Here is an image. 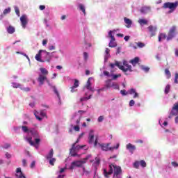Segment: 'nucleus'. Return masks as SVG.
<instances>
[{
  "label": "nucleus",
  "mask_w": 178,
  "mask_h": 178,
  "mask_svg": "<svg viewBox=\"0 0 178 178\" xmlns=\"http://www.w3.org/2000/svg\"><path fill=\"white\" fill-rule=\"evenodd\" d=\"M122 65H122L121 62L115 61V64L110 63V67H111V69H115V66H117V67H118L120 70H122L126 76H129V73H127V72H133V68L131 65H129L126 60H123Z\"/></svg>",
  "instance_id": "nucleus-1"
},
{
  "label": "nucleus",
  "mask_w": 178,
  "mask_h": 178,
  "mask_svg": "<svg viewBox=\"0 0 178 178\" xmlns=\"http://www.w3.org/2000/svg\"><path fill=\"white\" fill-rule=\"evenodd\" d=\"M109 170L106 171V169L104 170V175L105 177H109L112 173H114V177H118L119 175H122V168L119 165H117L115 163L109 164Z\"/></svg>",
  "instance_id": "nucleus-2"
},
{
  "label": "nucleus",
  "mask_w": 178,
  "mask_h": 178,
  "mask_svg": "<svg viewBox=\"0 0 178 178\" xmlns=\"http://www.w3.org/2000/svg\"><path fill=\"white\" fill-rule=\"evenodd\" d=\"M40 74H39V76L38 77V81L40 83V86L44 85V83L47 82L49 86H51V83H49V80H48V78L47 77L48 76L49 72L47 70V69L44 67L40 68Z\"/></svg>",
  "instance_id": "nucleus-3"
},
{
  "label": "nucleus",
  "mask_w": 178,
  "mask_h": 178,
  "mask_svg": "<svg viewBox=\"0 0 178 178\" xmlns=\"http://www.w3.org/2000/svg\"><path fill=\"white\" fill-rule=\"evenodd\" d=\"M97 145H98V147H99L102 149V151H106H106H113V149H118L120 145L119 143H118L116 145V147H109V145H111V143H107V144L99 143H98V138H96L95 140V143H94V146L97 147Z\"/></svg>",
  "instance_id": "nucleus-4"
},
{
  "label": "nucleus",
  "mask_w": 178,
  "mask_h": 178,
  "mask_svg": "<svg viewBox=\"0 0 178 178\" xmlns=\"http://www.w3.org/2000/svg\"><path fill=\"white\" fill-rule=\"evenodd\" d=\"M178 6V1H175L174 3L172 2H166L164 3L163 8L164 9H170L169 13H173L175 10H176V8Z\"/></svg>",
  "instance_id": "nucleus-5"
},
{
  "label": "nucleus",
  "mask_w": 178,
  "mask_h": 178,
  "mask_svg": "<svg viewBox=\"0 0 178 178\" xmlns=\"http://www.w3.org/2000/svg\"><path fill=\"white\" fill-rule=\"evenodd\" d=\"M86 145H77L76 147V143H73L72 148L70 150V154L72 156H77V151L79 149H83V148H86Z\"/></svg>",
  "instance_id": "nucleus-6"
},
{
  "label": "nucleus",
  "mask_w": 178,
  "mask_h": 178,
  "mask_svg": "<svg viewBox=\"0 0 178 178\" xmlns=\"http://www.w3.org/2000/svg\"><path fill=\"white\" fill-rule=\"evenodd\" d=\"M177 28L176 26H172L171 29L168 31V36H167V41H170L176 37V31Z\"/></svg>",
  "instance_id": "nucleus-7"
},
{
  "label": "nucleus",
  "mask_w": 178,
  "mask_h": 178,
  "mask_svg": "<svg viewBox=\"0 0 178 178\" xmlns=\"http://www.w3.org/2000/svg\"><path fill=\"white\" fill-rule=\"evenodd\" d=\"M178 115V102L175 103L172 108L171 110V112L170 113V115L168 116L169 119H172V116H177Z\"/></svg>",
  "instance_id": "nucleus-8"
},
{
  "label": "nucleus",
  "mask_w": 178,
  "mask_h": 178,
  "mask_svg": "<svg viewBox=\"0 0 178 178\" xmlns=\"http://www.w3.org/2000/svg\"><path fill=\"white\" fill-rule=\"evenodd\" d=\"M87 162V159H85L82 161H73L71 164V169H73L74 166H76L77 168H81L84 163Z\"/></svg>",
  "instance_id": "nucleus-9"
},
{
  "label": "nucleus",
  "mask_w": 178,
  "mask_h": 178,
  "mask_svg": "<svg viewBox=\"0 0 178 178\" xmlns=\"http://www.w3.org/2000/svg\"><path fill=\"white\" fill-rule=\"evenodd\" d=\"M21 26L22 29H26L27 27V24L29 23V19L27 18V15H23L20 17Z\"/></svg>",
  "instance_id": "nucleus-10"
},
{
  "label": "nucleus",
  "mask_w": 178,
  "mask_h": 178,
  "mask_svg": "<svg viewBox=\"0 0 178 178\" xmlns=\"http://www.w3.org/2000/svg\"><path fill=\"white\" fill-rule=\"evenodd\" d=\"M41 52H44L46 56H49V55H51L49 52H47L45 50H40L35 56V58L38 60V62H42V60H41Z\"/></svg>",
  "instance_id": "nucleus-11"
},
{
  "label": "nucleus",
  "mask_w": 178,
  "mask_h": 178,
  "mask_svg": "<svg viewBox=\"0 0 178 178\" xmlns=\"http://www.w3.org/2000/svg\"><path fill=\"white\" fill-rule=\"evenodd\" d=\"M27 141L28 143L30 144V145H31L32 147H35L36 144H40V143H41V139L40 138H35L34 141H33V138L30 137L27 138Z\"/></svg>",
  "instance_id": "nucleus-12"
},
{
  "label": "nucleus",
  "mask_w": 178,
  "mask_h": 178,
  "mask_svg": "<svg viewBox=\"0 0 178 178\" xmlns=\"http://www.w3.org/2000/svg\"><path fill=\"white\" fill-rule=\"evenodd\" d=\"M148 30L149 31V33H151V37H154L155 36V34L156 33V26H154L152 25H150L148 26Z\"/></svg>",
  "instance_id": "nucleus-13"
},
{
  "label": "nucleus",
  "mask_w": 178,
  "mask_h": 178,
  "mask_svg": "<svg viewBox=\"0 0 178 178\" xmlns=\"http://www.w3.org/2000/svg\"><path fill=\"white\" fill-rule=\"evenodd\" d=\"M15 176L17 178H26V176H24L20 168H17Z\"/></svg>",
  "instance_id": "nucleus-14"
},
{
  "label": "nucleus",
  "mask_w": 178,
  "mask_h": 178,
  "mask_svg": "<svg viewBox=\"0 0 178 178\" xmlns=\"http://www.w3.org/2000/svg\"><path fill=\"white\" fill-rule=\"evenodd\" d=\"M127 149H129L131 154H133L134 151H136V145H132L131 143H129L126 146Z\"/></svg>",
  "instance_id": "nucleus-15"
},
{
  "label": "nucleus",
  "mask_w": 178,
  "mask_h": 178,
  "mask_svg": "<svg viewBox=\"0 0 178 178\" xmlns=\"http://www.w3.org/2000/svg\"><path fill=\"white\" fill-rule=\"evenodd\" d=\"M124 22L125 23V26L127 29H130L131 27V24H133V22L131 19L127 18V17H124Z\"/></svg>",
  "instance_id": "nucleus-16"
},
{
  "label": "nucleus",
  "mask_w": 178,
  "mask_h": 178,
  "mask_svg": "<svg viewBox=\"0 0 178 178\" xmlns=\"http://www.w3.org/2000/svg\"><path fill=\"white\" fill-rule=\"evenodd\" d=\"M140 62V58L135 57L134 58L130 60L129 63L132 64V66L136 67L137 64Z\"/></svg>",
  "instance_id": "nucleus-17"
},
{
  "label": "nucleus",
  "mask_w": 178,
  "mask_h": 178,
  "mask_svg": "<svg viewBox=\"0 0 178 178\" xmlns=\"http://www.w3.org/2000/svg\"><path fill=\"white\" fill-rule=\"evenodd\" d=\"M89 144H92L94 143V130H90L89 133Z\"/></svg>",
  "instance_id": "nucleus-18"
},
{
  "label": "nucleus",
  "mask_w": 178,
  "mask_h": 178,
  "mask_svg": "<svg viewBox=\"0 0 178 178\" xmlns=\"http://www.w3.org/2000/svg\"><path fill=\"white\" fill-rule=\"evenodd\" d=\"M108 47H110V48H115V47H118V43L116 42L115 38L111 40L108 43Z\"/></svg>",
  "instance_id": "nucleus-19"
},
{
  "label": "nucleus",
  "mask_w": 178,
  "mask_h": 178,
  "mask_svg": "<svg viewBox=\"0 0 178 178\" xmlns=\"http://www.w3.org/2000/svg\"><path fill=\"white\" fill-rule=\"evenodd\" d=\"M128 94H130L131 95H134V98H138V93L136 92V89L131 88L130 90L128 91Z\"/></svg>",
  "instance_id": "nucleus-20"
},
{
  "label": "nucleus",
  "mask_w": 178,
  "mask_h": 178,
  "mask_svg": "<svg viewBox=\"0 0 178 178\" xmlns=\"http://www.w3.org/2000/svg\"><path fill=\"white\" fill-rule=\"evenodd\" d=\"M91 78H89L87 81L86 85V88H87V90H89L90 91H94V90H92V88H91Z\"/></svg>",
  "instance_id": "nucleus-21"
},
{
  "label": "nucleus",
  "mask_w": 178,
  "mask_h": 178,
  "mask_svg": "<svg viewBox=\"0 0 178 178\" xmlns=\"http://www.w3.org/2000/svg\"><path fill=\"white\" fill-rule=\"evenodd\" d=\"M15 31H16V29L13 26L10 25L7 28V33H8V34H13V33H15Z\"/></svg>",
  "instance_id": "nucleus-22"
},
{
  "label": "nucleus",
  "mask_w": 178,
  "mask_h": 178,
  "mask_svg": "<svg viewBox=\"0 0 178 178\" xmlns=\"http://www.w3.org/2000/svg\"><path fill=\"white\" fill-rule=\"evenodd\" d=\"M29 133H31L33 137H38V131H35L34 129H30Z\"/></svg>",
  "instance_id": "nucleus-23"
},
{
  "label": "nucleus",
  "mask_w": 178,
  "mask_h": 178,
  "mask_svg": "<svg viewBox=\"0 0 178 178\" xmlns=\"http://www.w3.org/2000/svg\"><path fill=\"white\" fill-rule=\"evenodd\" d=\"M166 34L165 33H160L159 35V42H161L162 40H166Z\"/></svg>",
  "instance_id": "nucleus-24"
},
{
  "label": "nucleus",
  "mask_w": 178,
  "mask_h": 178,
  "mask_svg": "<svg viewBox=\"0 0 178 178\" xmlns=\"http://www.w3.org/2000/svg\"><path fill=\"white\" fill-rule=\"evenodd\" d=\"M54 156V149H51L49 154L46 156V159H51L52 157Z\"/></svg>",
  "instance_id": "nucleus-25"
},
{
  "label": "nucleus",
  "mask_w": 178,
  "mask_h": 178,
  "mask_svg": "<svg viewBox=\"0 0 178 178\" xmlns=\"http://www.w3.org/2000/svg\"><path fill=\"white\" fill-rule=\"evenodd\" d=\"M79 8L80 10H81V12H83V15L86 16V15H87V13H86V6H84V5L83 4H79Z\"/></svg>",
  "instance_id": "nucleus-26"
},
{
  "label": "nucleus",
  "mask_w": 178,
  "mask_h": 178,
  "mask_svg": "<svg viewBox=\"0 0 178 178\" xmlns=\"http://www.w3.org/2000/svg\"><path fill=\"white\" fill-rule=\"evenodd\" d=\"M112 81H111V79H108L107 81H106V85H105V87L106 88H112Z\"/></svg>",
  "instance_id": "nucleus-27"
},
{
  "label": "nucleus",
  "mask_w": 178,
  "mask_h": 178,
  "mask_svg": "<svg viewBox=\"0 0 178 178\" xmlns=\"http://www.w3.org/2000/svg\"><path fill=\"white\" fill-rule=\"evenodd\" d=\"M138 22L139 24H140V26H143L144 24H148V21L144 19H140Z\"/></svg>",
  "instance_id": "nucleus-28"
},
{
  "label": "nucleus",
  "mask_w": 178,
  "mask_h": 178,
  "mask_svg": "<svg viewBox=\"0 0 178 178\" xmlns=\"http://www.w3.org/2000/svg\"><path fill=\"white\" fill-rule=\"evenodd\" d=\"M109 52H111V49H109L108 48H106V51H105L106 56H105V57H104V60L106 62L108 60V57L110 56Z\"/></svg>",
  "instance_id": "nucleus-29"
},
{
  "label": "nucleus",
  "mask_w": 178,
  "mask_h": 178,
  "mask_svg": "<svg viewBox=\"0 0 178 178\" xmlns=\"http://www.w3.org/2000/svg\"><path fill=\"white\" fill-rule=\"evenodd\" d=\"M165 74L167 76V79H170V77H172V74L168 69H165Z\"/></svg>",
  "instance_id": "nucleus-30"
},
{
  "label": "nucleus",
  "mask_w": 178,
  "mask_h": 178,
  "mask_svg": "<svg viewBox=\"0 0 178 178\" xmlns=\"http://www.w3.org/2000/svg\"><path fill=\"white\" fill-rule=\"evenodd\" d=\"M21 128L24 133H30V129H29V127H27V126H22Z\"/></svg>",
  "instance_id": "nucleus-31"
},
{
  "label": "nucleus",
  "mask_w": 178,
  "mask_h": 178,
  "mask_svg": "<svg viewBox=\"0 0 178 178\" xmlns=\"http://www.w3.org/2000/svg\"><path fill=\"white\" fill-rule=\"evenodd\" d=\"M55 162H56V159L55 158L49 159V165H51V166H54Z\"/></svg>",
  "instance_id": "nucleus-32"
},
{
  "label": "nucleus",
  "mask_w": 178,
  "mask_h": 178,
  "mask_svg": "<svg viewBox=\"0 0 178 178\" xmlns=\"http://www.w3.org/2000/svg\"><path fill=\"white\" fill-rule=\"evenodd\" d=\"M169 91H170V85H167L165 86L164 92H165V94H169Z\"/></svg>",
  "instance_id": "nucleus-33"
},
{
  "label": "nucleus",
  "mask_w": 178,
  "mask_h": 178,
  "mask_svg": "<svg viewBox=\"0 0 178 178\" xmlns=\"http://www.w3.org/2000/svg\"><path fill=\"white\" fill-rule=\"evenodd\" d=\"M111 87H113L114 90H119V85L115 82L112 83Z\"/></svg>",
  "instance_id": "nucleus-34"
},
{
  "label": "nucleus",
  "mask_w": 178,
  "mask_h": 178,
  "mask_svg": "<svg viewBox=\"0 0 178 178\" xmlns=\"http://www.w3.org/2000/svg\"><path fill=\"white\" fill-rule=\"evenodd\" d=\"M140 166H142V168H146L147 167V163L145 162V161L141 160L139 162Z\"/></svg>",
  "instance_id": "nucleus-35"
},
{
  "label": "nucleus",
  "mask_w": 178,
  "mask_h": 178,
  "mask_svg": "<svg viewBox=\"0 0 178 178\" xmlns=\"http://www.w3.org/2000/svg\"><path fill=\"white\" fill-rule=\"evenodd\" d=\"M10 7H8V8H6L3 12V15H8V13H10Z\"/></svg>",
  "instance_id": "nucleus-36"
},
{
  "label": "nucleus",
  "mask_w": 178,
  "mask_h": 178,
  "mask_svg": "<svg viewBox=\"0 0 178 178\" xmlns=\"http://www.w3.org/2000/svg\"><path fill=\"white\" fill-rule=\"evenodd\" d=\"M118 77H122V74H113L112 75V80H116L118 79Z\"/></svg>",
  "instance_id": "nucleus-37"
},
{
  "label": "nucleus",
  "mask_w": 178,
  "mask_h": 178,
  "mask_svg": "<svg viewBox=\"0 0 178 178\" xmlns=\"http://www.w3.org/2000/svg\"><path fill=\"white\" fill-rule=\"evenodd\" d=\"M148 9H149V8H148V7H143L140 9V12H141V13H147V10H148Z\"/></svg>",
  "instance_id": "nucleus-38"
},
{
  "label": "nucleus",
  "mask_w": 178,
  "mask_h": 178,
  "mask_svg": "<svg viewBox=\"0 0 178 178\" xmlns=\"http://www.w3.org/2000/svg\"><path fill=\"white\" fill-rule=\"evenodd\" d=\"M136 44L139 48H144V47H145V44H144L141 42H137Z\"/></svg>",
  "instance_id": "nucleus-39"
},
{
  "label": "nucleus",
  "mask_w": 178,
  "mask_h": 178,
  "mask_svg": "<svg viewBox=\"0 0 178 178\" xmlns=\"http://www.w3.org/2000/svg\"><path fill=\"white\" fill-rule=\"evenodd\" d=\"M134 168H135L136 169H138V168H140V162L139 161H136L134 163Z\"/></svg>",
  "instance_id": "nucleus-40"
},
{
  "label": "nucleus",
  "mask_w": 178,
  "mask_h": 178,
  "mask_svg": "<svg viewBox=\"0 0 178 178\" xmlns=\"http://www.w3.org/2000/svg\"><path fill=\"white\" fill-rule=\"evenodd\" d=\"M83 172L85 175H90L91 173L90 170H86V167H83Z\"/></svg>",
  "instance_id": "nucleus-41"
},
{
  "label": "nucleus",
  "mask_w": 178,
  "mask_h": 178,
  "mask_svg": "<svg viewBox=\"0 0 178 178\" xmlns=\"http://www.w3.org/2000/svg\"><path fill=\"white\" fill-rule=\"evenodd\" d=\"M15 10L16 15H17L18 16H20V10L19 9V7H15Z\"/></svg>",
  "instance_id": "nucleus-42"
},
{
  "label": "nucleus",
  "mask_w": 178,
  "mask_h": 178,
  "mask_svg": "<svg viewBox=\"0 0 178 178\" xmlns=\"http://www.w3.org/2000/svg\"><path fill=\"white\" fill-rule=\"evenodd\" d=\"M13 88H19V87H20V84L17 83H13Z\"/></svg>",
  "instance_id": "nucleus-43"
},
{
  "label": "nucleus",
  "mask_w": 178,
  "mask_h": 178,
  "mask_svg": "<svg viewBox=\"0 0 178 178\" xmlns=\"http://www.w3.org/2000/svg\"><path fill=\"white\" fill-rule=\"evenodd\" d=\"M83 58L84 60H88V53L83 52Z\"/></svg>",
  "instance_id": "nucleus-44"
},
{
  "label": "nucleus",
  "mask_w": 178,
  "mask_h": 178,
  "mask_svg": "<svg viewBox=\"0 0 178 178\" xmlns=\"http://www.w3.org/2000/svg\"><path fill=\"white\" fill-rule=\"evenodd\" d=\"M72 86L77 88V87H79V80L74 79V85Z\"/></svg>",
  "instance_id": "nucleus-45"
},
{
  "label": "nucleus",
  "mask_w": 178,
  "mask_h": 178,
  "mask_svg": "<svg viewBox=\"0 0 178 178\" xmlns=\"http://www.w3.org/2000/svg\"><path fill=\"white\" fill-rule=\"evenodd\" d=\"M40 115L42 118H45V116H47V113H45V111H40Z\"/></svg>",
  "instance_id": "nucleus-46"
},
{
  "label": "nucleus",
  "mask_w": 178,
  "mask_h": 178,
  "mask_svg": "<svg viewBox=\"0 0 178 178\" xmlns=\"http://www.w3.org/2000/svg\"><path fill=\"white\" fill-rule=\"evenodd\" d=\"M120 94L124 96V95H127V94H129V92H127L126 90H120Z\"/></svg>",
  "instance_id": "nucleus-47"
},
{
  "label": "nucleus",
  "mask_w": 178,
  "mask_h": 178,
  "mask_svg": "<svg viewBox=\"0 0 178 178\" xmlns=\"http://www.w3.org/2000/svg\"><path fill=\"white\" fill-rule=\"evenodd\" d=\"M73 129L75 131H80V127L79 125L74 126Z\"/></svg>",
  "instance_id": "nucleus-48"
},
{
  "label": "nucleus",
  "mask_w": 178,
  "mask_h": 178,
  "mask_svg": "<svg viewBox=\"0 0 178 178\" xmlns=\"http://www.w3.org/2000/svg\"><path fill=\"white\" fill-rule=\"evenodd\" d=\"M70 90H71V92H77V89H76V87H74V86L70 87Z\"/></svg>",
  "instance_id": "nucleus-49"
},
{
  "label": "nucleus",
  "mask_w": 178,
  "mask_h": 178,
  "mask_svg": "<svg viewBox=\"0 0 178 178\" xmlns=\"http://www.w3.org/2000/svg\"><path fill=\"white\" fill-rule=\"evenodd\" d=\"M171 165L174 167V168H178V163L175 161H172L171 162Z\"/></svg>",
  "instance_id": "nucleus-50"
},
{
  "label": "nucleus",
  "mask_w": 178,
  "mask_h": 178,
  "mask_svg": "<svg viewBox=\"0 0 178 178\" xmlns=\"http://www.w3.org/2000/svg\"><path fill=\"white\" fill-rule=\"evenodd\" d=\"M142 70H144L145 72H149V67H145V66H142Z\"/></svg>",
  "instance_id": "nucleus-51"
},
{
  "label": "nucleus",
  "mask_w": 178,
  "mask_h": 178,
  "mask_svg": "<svg viewBox=\"0 0 178 178\" xmlns=\"http://www.w3.org/2000/svg\"><path fill=\"white\" fill-rule=\"evenodd\" d=\"M98 122L99 123H101V122H102L104 120V115H100L98 119H97Z\"/></svg>",
  "instance_id": "nucleus-52"
},
{
  "label": "nucleus",
  "mask_w": 178,
  "mask_h": 178,
  "mask_svg": "<svg viewBox=\"0 0 178 178\" xmlns=\"http://www.w3.org/2000/svg\"><path fill=\"white\" fill-rule=\"evenodd\" d=\"M6 158H7V159H10V158H12V154H9L8 152H6Z\"/></svg>",
  "instance_id": "nucleus-53"
},
{
  "label": "nucleus",
  "mask_w": 178,
  "mask_h": 178,
  "mask_svg": "<svg viewBox=\"0 0 178 178\" xmlns=\"http://www.w3.org/2000/svg\"><path fill=\"white\" fill-rule=\"evenodd\" d=\"M54 92H55V94H56L58 99H60V95H59V92H58V90L54 89Z\"/></svg>",
  "instance_id": "nucleus-54"
},
{
  "label": "nucleus",
  "mask_w": 178,
  "mask_h": 178,
  "mask_svg": "<svg viewBox=\"0 0 178 178\" xmlns=\"http://www.w3.org/2000/svg\"><path fill=\"white\" fill-rule=\"evenodd\" d=\"M22 165L26 167L27 166V161L26 159H22Z\"/></svg>",
  "instance_id": "nucleus-55"
},
{
  "label": "nucleus",
  "mask_w": 178,
  "mask_h": 178,
  "mask_svg": "<svg viewBox=\"0 0 178 178\" xmlns=\"http://www.w3.org/2000/svg\"><path fill=\"white\" fill-rule=\"evenodd\" d=\"M35 161H32L31 163V165H30V168H31V169H33V168H35Z\"/></svg>",
  "instance_id": "nucleus-56"
},
{
  "label": "nucleus",
  "mask_w": 178,
  "mask_h": 178,
  "mask_svg": "<svg viewBox=\"0 0 178 178\" xmlns=\"http://www.w3.org/2000/svg\"><path fill=\"white\" fill-rule=\"evenodd\" d=\"M108 37H110V38H111V40L113 39V38H115V36H113V35H112V31H110L108 32Z\"/></svg>",
  "instance_id": "nucleus-57"
},
{
  "label": "nucleus",
  "mask_w": 178,
  "mask_h": 178,
  "mask_svg": "<svg viewBox=\"0 0 178 178\" xmlns=\"http://www.w3.org/2000/svg\"><path fill=\"white\" fill-rule=\"evenodd\" d=\"M10 145L9 143L5 144V145L3 147V148H5V149H8V148H10Z\"/></svg>",
  "instance_id": "nucleus-58"
},
{
  "label": "nucleus",
  "mask_w": 178,
  "mask_h": 178,
  "mask_svg": "<svg viewBox=\"0 0 178 178\" xmlns=\"http://www.w3.org/2000/svg\"><path fill=\"white\" fill-rule=\"evenodd\" d=\"M134 104H136V102H134V100H131L129 102V106H134Z\"/></svg>",
  "instance_id": "nucleus-59"
},
{
  "label": "nucleus",
  "mask_w": 178,
  "mask_h": 178,
  "mask_svg": "<svg viewBox=\"0 0 178 178\" xmlns=\"http://www.w3.org/2000/svg\"><path fill=\"white\" fill-rule=\"evenodd\" d=\"M47 44H48V40L44 39L42 40V45L45 46L47 45Z\"/></svg>",
  "instance_id": "nucleus-60"
},
{
  "label": "nucleus",
  "mask_w": 178,
  "mask_h": 178,
  "mask_svg": "<svg viewBox=\"0 0 178 178\" xmlns=\"http://www.w3.org/2000/svg\"><path fill=\"white\" fill-rule=\"evenodd\" d=\"M81 120V116L79 118V119L76 121V126H79L80 124V121Z\"/></svg>",
  "instance_id": "nucleus-61"
},
{
  "label": "nucleus",
  "mask_w": 178,
  "mask_h": 178,
  "mask_svg": "<svg viewBox=\"0 0 178 178\" xmlns=\"http://www.w3.org/2000/svg\"><path fill=\"white\" fill-rule=\"evenodd\" d=\"M81 102H83L84 101H88V97H82L80 99Z\"/></svg>",
  "instance_id": "nucleus-62"
},
{
  "label": "nucleus",
  "mask_w": 178,
  "mask_h": 178,
  "mask_svg": "<svg viewBox=\"0 0 178 178\" xmlns=\"http://www.w3.org/2000/svg\"><path fill=\"white\" fill-rule=\"evenodd\" d=\"M104 76H106L107 77H109L110 74H109V72L108 71H104Z\"/></svg>",
  "instance_id": "nucleus-63"
},
{
  "label": "nucleus",
  "mask_w": 178,
  "mask_h": 178,
  "mask_svg": "<svg viewBox=\"0 0 178 178\" xmlns=\"http://www.w3.org/2000/svg\"><path fill=\"white\" fill-rule=\"evenodd\" d=\"M54 49H55V46L51 45V46L49 47V51H53Z\"/></svg>",
  "instance_id": "nucleus-64"
}]
</instances>
